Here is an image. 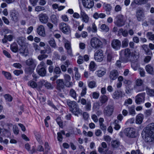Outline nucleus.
Instances as JSON below:
<instances>
[{
	"label": "nucleus",
	"instance_id": "obj_55",
	"mask_svg": "<svg viewBox=\"0 0 154 154\" xmlns=\"http://www.w3.org/2000/svg\"><path fill=\"white\" fill-rule=\"evenodd\" d=\"M96 83L94 81H91L89 82L88 84L89 87L91 88H93L96 87Z\"/></svg>",
	"mask_w": 154,
	"mask_h": 154
},
{
	"label": "nucleus",
	"instance_id": "obj_48",
	"mask_svg": "<svg viewBox=\"0 0 154 154\" xmlns=\"http://www.w3.org/2000/svg\"><path fill=\"white\" fill-rule=\"evenodd\" d=\"M106 73V70H102L101 69L98 70L97 71V75L99 77H101L104 75Z\"/></svg>",
	"mask_w": 154,
	"mask_h": 154
},
{
	"label": "nucleus",
	"instance_id": "obj_22",
	"mask_svg": "<svg viewBox=\"0 0 154 154\" xmlns=\"http://www.w3.org/2000/svg\"><path fill=\"white\" fill-rule=\"evenodd\" d=\"M37 32L39 35L44 36L45 35V28L42 25L39 26L37 28Z\"/></svg>",
	"mask_w": 154,
	"mask_h": 154
},
{
	"label": "nucleus",
	"instance_id": "obj_58",
	"mask_svg": "<svg viewBox=\"0 0 154 154\" xmlns=\"http://www.w3.org/2000/svg\"><path fill=\"white\" fill-rule=\"evenodd\" d=\"M147 94L150 96H154V90L149 89L147 91Z\"/></svg>",
	"mask_w": 154,
	"mask_h": 154
},
{
	"label": "nucleus",
	"instance_id": "obj_5",
	"mask_svg": "<svg viewBox=\"0 0 154 154\" xmlns=\"http://www.w3.org/2000/svg\"><path fill=\"white\" fill-rule=\"evenodd\" d=\"M124 132L125 135L129 137L134 138L137 135L135 129L133 128H126L124 130Z\"/></svg>",
	"mask_w": 154,
	"mask_h": 154
},
{
	"label": "nucleus",
	"instance_id": "obj_60",
	"mask_svg": "<svg viewBox=\"0 0 154 154\" xmlns=\"http://www.w3.org/2000/svg\"><path fill=\"white\" fill-rule=\"evenodd\" d=\"M152 112V110L150 109L146 110L144 112V114L146 117H148L151 115Z\"/></svg>",
	"mask_w": 154,
	"mask_h": 154
},
{
	"label": "nucleus",
	"instance_id": "obj_11",
	"mask_svg": "<svg viewBox=\"0 0 154 154\" xmlns=\"http://www.w3.org/2000/svg\"><path fill=\"white\" fill-rule=\"evenodd\" d=\"M111 45L112 48L115 50H118L121 48V42L119 39H114L112 41Z\"/></svg>",
	"mask_w": 154,
	"mask_h": 154
},
{
	"label": "nucleus",
	"instance_id": "obj_15",
	"mask_svg": "<svg viewBox=\"0 0 154 154\" xmlns=\"http://www.w3.org/2000/svg\"><path fill=\"white\" fill-rule=\"evenodd\" d=\"M10 15L12 20L17 22L18 20V17L19 14L17 11L16 10H13L11 11L10 13Z\"/></svg>",
	"mask_w": 154,
	"mask_h": 154
},
{
	"label": "nucleus",
	"instance_id": "obj_8",
	"mask_svg": "<svg viewBox=\"0 0 154 154\" xmlns=\"http://www.w3.org/2000/svg\"><path fill=\"white\" fill-rule=\"evenodd\" d=\"M146 93L143 92L138 94L135 97V101L136 104H140L144 103L145 100Z\"/></svg>",
	"mask_w": 154,
	"mask_h": 154
},
{
	"label": "nucleus",
	"instance_id": "obj_53",
	"mask_svg": "<svg viewBox=\"0 0 154 154\" xmlns=\"http://www.w3.org/2000/svg\"><path fill=\"white\" fill-rule=\"evenodd\" d=\"M48 57L47 54H40L38 57V59L40 61L44 60Z\"/></svg>",
	"mask_w": 154,
	"mask_h": 154
},
{
	"label": "nucleus",
	"instance_id": "obj_28",
	"mask_svg": "<svg viewBox=\"0 0 154 154\" xmlns=\"http://www.w3.org/2000/svg\"><path fill=\"white\" fill-rule=\"evenodd\" d=\"M145 69L146 72L150 74H154V71L153 67L150 64L146 65L145 66Z\"/></svg>",
	"mask_w": 154,
	"mask_h": 154
},
{
	"label": "nucleus",
	"instance_id": "obj_40",
	"mask_svg": "<svg viewBox=\"0 0 154 154\" xmlns=\"http://www.w3.org/2000/svg\"><path fill=\"white\" fill-rule=\"evenodd\" d=\"M35 134L36 140L40 144H42L43 142L42 140L41 136L40 133L38 132H36Z\"/></svg>",
	"mask_w": 154,
	"mask_h": 154
},
{
	"label": "nucleus",
	"instance_id": "obj_45",
	"mask_svg": "<svg viewBox=\"0 0 154 154\" xmlns=\"http://www.w3.org/2000/svg\"><path fill=\"white\" fill-rule=\"evenodd\" d=\"M100 29L103 31L107 32L109 30L108 26L106 25L105 24H102L100 27Z\"/></svg>",
	"mask_w": 154,
	"mask_h": 154
},
{
	"label": "nucleus",
	"instance_id": "obj_24",
	"mask_svg": "<svg viewBox=\"0 0 154 154\" xmlns=\"http://www.w3.org/2000/svg\"><path fill=\"white\" fill-rule=\"evenodd\" d=\"M112 97L115 99H118L122 97V92L120 90L116 91L113 93Z\"/></svg>",
	"mask_w": 154,
	"mask_h": 154
},
{
	"label": "nucleus",
	"instance_id": "obj_6",
	"mask_svg": "<svg viewBox=\"0 0 154 154\" xmlns=\"http://www.w3.org/2000/svg\"><path fill=\"white\" fill-rule=\"evenodd\" d=\"M131 52L128 48L122 50L120 52V59L122 61H124L125 58H128Z\"/></svg>",
	"mask_w": 154,
	"mask_h": 154
},
{
	"label": "nucleus",
	"instance_id": "obj_61",
	"mask_svg": "<svg viewBox=\"0 0 154 154\" xmlns=\"http://www.w3.org/2000/svg\"><path fill=\"white\" fill-rule=\"evenodd\" d=\"M23 71L20 70H16L13 72V73L17 76H18L20 74H23Z\"/></svg>",
	"mask_w": 154,
	"mask_h": 154
},
{
	"label": "nucleus",
	"instance_id": "obj_47",
	"mask_svg": "<svg viewBox=\"0 0 154 154\" xmlns=\"http://www.w3.org/2000/svg\"><path fill=\"white\" fill-rule=\"evenodd\" d=\"M95 64L93 61H91L90 64L89 68L90 70L91 71H94L95 70Z\"/></svg>",
	"mask_w": 154,
	"mask_h": 154
},
{
	"label": "nucleus",
	"instance_id": "obj_64",
	"mask_svg": "<svg viewBox=\"0 0 154 154\" xmlns=\"http://www.w3.org/2000/svg\"><path fill=\"white\" fill-rule=\"evenodd\" d=\"M120 31L122 33L123 36L124 37H126L128 35V31L127 30H123L122 29H120Z\"/></svg>",
	"mask_w": 154,
	"mask_h": 154
},
{
	"label": "nucleus",
	"instance_id": "obj_63",
	"mask_svg": "<svg viewBox=\"0 0 154 154\" xmlns=\"http://www.w3.org/2000/svg\"><path fill=\"white\" fill-rule=\"evenodd\" d=\"M47 26L48 27L50 31H52L53 29L54 25H53L50 22H48L47 23Z\"/></svg>",
	"mask_w": 154,
	"mask_h": 154
},
{
	"label": "nucleus",
	"instance_id": "obj_36",
	"mask_svg": "<svg viewBox=\"0 0 154 154\" xmlns=\"http://www.w3.org/2000/svg\"><path fill=\"white\" fill-rule=\"evenodd\" d=\"M104 8L106 14L109 15L110 14V11L112 9V7L109 4H106L104 5Z\"/></svg>",
	"mask_w": 154,
	"mask_h": 154
},
{
	"label": "nucleus",
	"instance_id": "obj_46",
	"mask_svg": "<svg viewBox=\"0 0 154 154\" xmlns=\"http://www.w3.org/2000/svg\"><path fill=\"white\" fill-rule=\"evenodd\" d=\"M132 103V100L131 98H128V99L126 100L124 103V105L128 107L129 106L128 104H131Z\"/></svg>",
	"mask_w": 154,
	"mask_h": 154
},
{
	"label": "nucleus",
	"instance_id": "obj_38",
	"mask_svg": "<svg viewBox=\"0 0 154 154\" xmlns=\"http://www.w3.org/2000/svg\"><path fill=\"white\" fill-rule=\"evenodd\" d=\"M11 49L14 52H16L18 50L17 45L16 43H14L11 45Z\"/></svg>",
	"mask_w": 154,
	"mask_h": 154
},
{
	"label": "nucleus",
	"instance_id": "obj_26",
	"mask_svg": "<svg viewBox=\"0 0 154 154\" xmlns=\"http://www.w3.org/2000/svg\"><path fill=\"white\" fill-rule=\"evenodd\" d=\"M80 15L82 18V20L83 22L85 23H88L89 20L88 17L82 10H81Z\"/></svg>",
	"mask_w": 154,
	"mask_h": 154
},
{
	"label": "nucleus",
	"instance_id": "obj_32",
	"mask_svg": "<svg viewBox=\"0 0 154 154\" xmlns=\"http://www.w3.org/2000/svg\"><path fill=\"white\" fill-rule=\"evenodd\" d=\"M26 39L23 37H20L18 38L17 42L18 44L21 46L25 45V41Z\"/></svg>",
	"mask_w": 154,
	"mask_h": 154
},
{
	"label": "nucleus",
	"instance_id": "obj_51",
	"mask_svg": "<svg viewBox=\"0 0 154 154\" xmlns=\"http://www.w3.org/2000/svg\"><path fill=\"white\" fill-rule=\"evenodd\" d=\"M4 97L5 100L8 102L11 101L13 99L12 96L9 94H5L4 95Z\"/></svg>",
	"mask_w": 154,
	"mask_h": 154
},
{
	"label": "nucleus",
	"instance_id": "obj_10",
	"mask_svg": "<svg viewBox=\"0 0 154 154\" xmlns=\"http://www.w3.org/2000/svg\"><path fill=\"white\" fill-rule=\"evenodd\" d=\"M57 89L59 91H61L63 89L66 84H65L63 79H58L56 81Z\"/></svg>",
	"mask_w": 154,
	"mask_h": 154
},
{
	"label": "nucleus",
	"instance_id": "obj_34",
	"mask_svg": "<svg viewBox=\"0 0 154 154\" xmlns=\"http://www.w3.org/2000/svg\"><path fill=\"white\" fill-rule=\"evenodd\" d=\"M142 48L147 54L150 55L152 54L151 51L149 49L147 45H143L142 46Z\"/></svg>",
	"mask_w": 154,
	"mask_h": 154
},
{
	"label": "nucleus",
	"instance_id": "obj_13",
	"mask_svg": "<svg viewBox=\"0 0 154 154\" xmlns=\"http://www.w3.org/2000/svg\"><path fill=\"white\" fill-rule=\"evenodd\" d=\"M136 16L137 20L141 21L145 17L143 10L142 8H138L136 12Z\"/></svg>",
	"mask_w": 154,
	"mask_h": 154
},
{
	"label": "nucleus",
	"instance_id": "obj_17",
	"mask_svg": "<svg viewBox=\"0 0 154 154\" xmlns=\"http://www.w3.org/2000/svg\"><path fill=\"white\" fill-rule=\"evenodd\" d=\"M64 79L65 81V83L66 84V87H70L72 85V83L70 82L71 80V77L68 74H65L64 75Z\"/></svg>",
	"mask_w": 154,
	"mask_h": 154
},
{
	"label": "nucleus",
	"instance_id": "obj_30",
	"mask_svg": "<svg viewBox=\"0 0 154 154\" xmlns=\"http://www.w3.org/2000/svg\"><path fill=\"white\" fill-rule=\"evenodd\" d=\"M51 22L54 24H57L58 21V17L55 15L53 14L50 17Z\"/></svg>",
	"mask_w": 154,
	"mask_h": 154
},
{
	"label": "nucleus",
	"instance_id": "obj_7",
	"mask_svg": "<svg viewBox=\"0 0 154 154\" xmlns=\"http://www.w3.org/2000/svg\"><path fill=\"white\" fill-rule=\"evenodd\" d=\"M114 106L112 105H108L105 107L103 110V113L105 116H111L113 112Z\"/></svg>",
	"mask_w": 154,
	"mask_h": 154
},
{
	"label": "nucleus",
	"instance_id": "obj_62",
	"mask_svg": "<svg viewBox=\"0 0 154 154\" xmlns=\"http://www.w3.org/2000/svg\"><path fill=\"white\" fill-rule=\"evenodd\" d=\"M32 45L35 51L36 52L40 50V47L36 43H33Z\"/></svg>",
	"mask_w": 154,
	"mask_h": 154
},
{
	"label": "nucleus",
	"instance_id": "obj_59",
	"mask_svg": "<svg viewBox=\"0 0 154 154\" xmlns=\"http://www.w3.org/2000/svg\"><path fill=\"white\" fill-rule=\"evenodd\" d=\"M44 85L45 87L48 89H52L53 88L51 84L47 82H45Z\"/></svg>",
	"mask_w": 154,
	"mask_h": 154
},
{
	"label": "nucleus",
	"instance_id": "obj_2",
	"mask_svg": "<svg viewBox=\"0 0 154 154\" xmlns=\"http://www.w3.org/2000/svg\"><path fill=\"white\" fill-rule=\"evenodd\" d=\"M45 66V63L44 61H42L37 67L36 71L40 76L44 77L46 75L47 72Z\"/></svg>",
	"mask_w": 154,
	"mask_h": 154
},
{
	"label": "nucleus",
	"instance_id": "obj_54",
	"mask_svg": "<svg viewBox=\"0 0 154 154\" xmlns=\"http://www.w3.org/2000/svg\"><path fill=\"white\" fill-rule=\"evenodd\" d=\"M54 72L57 75L60 74L61 72L60 68L58 66L55 67L54 69Z\"/></svg>",
	"mask_w": 154,
	"mask_h": 154
},
{
	"label": "nucleus",
	"instance_id": "obj_25",
	"mask_svg": "<svg viewBox=\"0 0 154 154\" xmlns=\"http://www.w3.org/2000/svg\"><path fill=\"white\" fill-rule=\"evenodd\" d=\"M108 100L107 97L105 95L100 96L99 98V101L101 104V106L103 104H106Z\"/></svg>",
	"mask_w": 154,
	"mask_h": 154
},
{
	"label": "nucleus",
	"instance_id": "obj_57",
	"mask_svg": "<svg viewBox=\"0 0 154 154\" xmlns=\"http://www.w3.org/2000/svg\"><path fill=\"white\" fill-rule=\"evenodd\" d=\"M56 121L60 127H62L63 126V122L60 117H58L56 119Z\"/></svg>",
	"mask_w": 154,
	"mask_h": 154
},
{
	"label": "nucleus",
	"instance_id": "obj_35",
	"mask_svg": "<svg viewBox=\"0 0 154 154\" xmlns=\"http://www.w3.org/2000/svg\"><path fill=\"white\" fill-rule=\"evenodd\" d=\"M35 67H33L31 66H28L25 69V72L28 74H31L33 72Z\"/></svg>",
	"mask_w": 154,
	"mask_h": 154
},
{
	"label": "nucleus",
	"instance_id": "obj_37",
	"mask_svg": "<svg viewBox=\"0 0 154 154\" xmlns=\"http://www.w3.org/2000/svg\"><path fill=\"white\" fill-rule=\"evenodd\" d=\"M2 74L4 75L7 79L10 80L11 79V75L10 72L3 71L2 72Z\"/></svg>",
	"mask_w": 154,
	"mask_h": 154
},
{
	"label": "nucleus",
	"instance_id": "obj_31",
	"mask_svg": "<svg viewBox=\"0 0 154 154\" xmlns=\"http://www.w3.org/2000/svg\"><path fill=\"white\" fill-rule=\"evenodd\" d=\"M98 151L100 153H102V154H112V151L108 149H106L104 150V149L101 147H99Z\"/></svg>",
	"mask_w": 154,
	"mask_h": 154
},
{
	"label": "nucleus",
	"instance_id": "obj_33",
	"mask_svg": "<svg viewBox=\"0 0 154 154\" xmlns=\"http://www.w3.org/2000/svg\"><path fill=\"white\" fill-rule=\"evenodd\" d=\"M129 114L132 116H134L136 114L134 108L133 106H128Z\"/></svg>",
	"mask_w": 154,
	"mask_h": 154
},
{
	"label": "nucleus",
	"instance_id": "obj_9",
	"mask_svg": "<svg viewBox=\"0 0 154 154\" xmlns=\"http://www.w3.org/2000/svg\"><path fill=\"white\" fill-rule=\"evenodd\" d=\"M116 20L115 22V24L118 27L123 26L125 22L124 20V16L121 14L118 15L116 18Z\"/></svg>",
	"mask_w": 154,
	"mask_h": 154
},
{
	"label": "nucleus",
	"instance_id": "obj_27",
	"mask_svg": "<svg viewBox=\"0 0 154 154\" xmlns=\"http://www.w3.org/2000/svg\"><path fill=\"white\" fill-rule=\"evenodd\" d=\"M66 103L69 107V110L71 108H73L78 104L75 101H72L70 100H66Z\"/></svg>",
	"mask_w": 154,
	"mask_h": 154
},
{
	"label": "nucleus",
	"instance_id": "obj_52",
	"mask_svg": "<svg viewBox=\"0 0 154 154\" xmlns=\"http://www.w3.org/2000/svg\"><path fill=\"white\" fill-rule=\"evenodd\" d=\"M143 83V80L140 79H137L135 82L136 85L137 86H140Z\"/></svg>",
	"mask_w": 154,
	"mask_h": 154
},
{
	"label": "nucleus",
	"instance_id": "obj_56",
	"mask_svg": "<svg viewBox=\"0 0 154 154\" xmlns=\"http://www.w3.org/2000/svg\"><path fill=\"white\" fill-rule=\"evenodd\" d=\"M82 90L81 93L80 95L81 97L84 96L86 94L87 88L86 87L84 86V88H82Z\"/></svg>",
	"mask_w": 154,
	"mask_h": 154
},
{
	"label": "nucleus",
	"instance_id": "obj_23",
	"mask_svg": "<svg viewBox=\"0 0 154 154\" xmlns=\"http://www.w3.org/2000/svg\"><path fill=\"white\" fill-rule=\"evenodd\" d=\"M136 52L135 51L131 52L128 58L132 62H134L136 61L139 58L138 56L136 54Z\"/></svg>",
	"mask_w": 154,
	"mask_h": 154
},
{
	"label": "nucleus",
	"instance_id": "obj_42",
	"mask_svg": "<svg viewBox=\"0 0 154 154\" xmlns=\"http://www.w3.org/2000/svg\"><path fill=\"white\" fill-rule=\"evenodd\" d=\"M48 43L51 47L54 48H56L57 45L54 39L52 38L50 39L48 41Z\"/></svg>",
	"mask_w": 154,
	"mask_h": 154
},
{
	"label": "nucleus",
	"instance_id": "obj_50",
	"mask_svg": "<svg viewBox=\"0 0 154 154\" xmlns=\"http://www.w3.org/2000/svg\"><path fill=\"white\" fill-rule=\"evenodd\" d=\"M118 122L119 121L117 120H115L114 122V128L116 130H119L120 128V125L118 124Z\"/></svg>",
	"mask_w": 154,
	"mask_h": 154
},
{
	"label": "nucleus",
	"instance_id": "obj_41",
	"mask_svg": "<svg viewBox=\"0 0 154 154\" xmlns=\"http://www.w3.org/2000/svg\"><path fill=\"white\" fill-rule=\"evenodd\" d=\"M129 40L128 38H125L122 42V47L124 48L127 47L128 45Z\"/></svg>",
	"mask_w": 154,
	"mask_h": 154
},
{
	"label": "nucleus",
	"instance_id": "obj_21",
	"mask_svg": "<svg viewBox=\"0 0 154 154\" xmlns=\"http://www.w3.org/2000/svg\"><path fill=\"white\" fill-rule=\"evenodd\" d=\"M19 51L20 54L25 56H27L29 54L28 48L25 45L21 46V48L19 49Z\"/></svg>",
	"mask_w": 154,
	"mask_h": 154
},
{
	"label": "nucleus",
	"instance_id": "obj_29",
	"mask_svg": "<svg viewBox=\"0 0 154 154\" xmlns=\"http://www.w3.org/2000/svg\"><path fill=\"white\" fill-rule=\"evenodd\" d=\"M144 116L142 114H138L136 116V123L137 124H140L142 122Z\"/></svg>",
	"mask_w": 154,
	"mask_h": 154
},
{
	"label": "nucleus",
	"instance_id": "obj_19",
	"mask_svg": "<svg viewBox=\"0 0 154 154\" xmlns=\"http://www.w3.org/2000/svg\"><path fill=\"white\" fill-rule=\"evenodd\" d=\"M69 111L75 115L78 116L79 114L82 113V110L79 108L78 104H77L76 106L74 107L73 108H71Z\"/></svg>",
	"mask_w": 154,
	"mask_h": 154
},
{
	"label": "nucleus",
	"instance_id": "obj_43",
	"mask_svg": "<svg viewBox=\"0 0 154 154\" xmlns=\"http://www.w3.org/2000/svg\"><path fill=\"white\" fill-rule=\"evenodd\" d=\"M69 95L74 99H76L77 94L75 91L73 89H72L70 90Z\"/></svg>",
	"mask_w": 154,
	"mask_h": 154
},
{
	"label": "nucleus",
	"instance_id": "obj_20",
	"mask_svg": "<svg viewBox=\"0 0 154 154\" xmlns=\"http://www.w3.org/2000/svg\"><path fill=\"white\" fill-rule=\"evenodd\" d=\"M26 65L28 66L35 67L36 66V60L32 58H29L26 61Z\"/></svg>",
	"mask_w": 154,
	"mask_h": 154
},
{
	"label": "nucleus",
	"instance_id": "obj_1",
	"mask_svg": "<svg viewBox=\"0 0 154 154\" xmlns=\"http://www.w3.org/2000/svg\"><path fill=\"white\" fill-rule=\"evenodd\" d=\"M142 137L147 142L154 140V123L149 124L142 133Z\"/></svg>",
	"mask_w": 154,
	"mask_h": 154
},
{
	"label": "nucleus",
	"instance_id": "obj_4",
	"mask_svg": "<svg viewBox=\"0 0 154 154\" xmlns=\"http://www.w3.org/2000/svg\"><path fill=\"white\" fill-rule=\"evenodd\" d=\"M59 28L65 34L68 35L70 33V29L69 26L64 23L62 22L60 23Z\"/></svg>",
	"mask_w": 154,
	"mask_h": 154
},
{
	"label": "nucleus",
	"instance_id": "obj_16",
	"mask_svg": "<svg viewBox=\"0 0 154 154\" xmlns=\"http://www.w3.org/2000/svg\"><path fill=\"white\" fill-rule=\"evenodd\" d=\"M83 5L86 8H90L94 5L93 0H82Z\"/></svg>",
	"mask_w": 154,
	"mask_h": 154
},
{
	"label": "nucleus",
	"instance_id": "obj_18",
	"mask_svg": "<svg viewBox=\"0 0 154 154\" xmlns=\"http://www.w3.org/2000/svg\"><path fill=\"white\" fill-rule=\"evenodd\" d=\"M119 75V73L117 70H113L111 71L109 74V77L111 81L116 80Z\"/></svg>",
	"mask_w": 154,
	"mask_h": 154
},
{
	"label": "nucleus",
	"instance_id": "obj_14",
	"mask_svg": "<svg viewBox=\"0 0 154 154\" xmlns=\"http://www.w3.org/2000/svg\"><path fill=\"white\" fill-rule=\"evenodd\" d=\"M40 22L43 24L47 23L48 21V17L46 14L41 13L38 15Z\"/></svg>",
	"mask_w": 154,
	"mask_h": 154
},
{
	"label": "nucleus",
	"instance_id": "obj_49",
	"mask_svg": "<svg viewBox=\"0 0 154 154\" xmlns=\"http://www.w3.org/2000/svg\"><path fill=\"white\" fill-rule=\"evenodd\" d=\"M28 84L29 85L33 88H36L37 86L36 83L34 81H30L28 82Z\"/></svg>",
	"mask_w": 154,
	"mask_h": 154
},
{
	"label": "nucleus",
	"instance_id": "obj_44",
	"mask_svg": "<svg viewBox=\"0 0 154 154\" xmlns=\"http://www.w3.org/2000/svg\"><path fill=\"white\" fill-rule=\"evenodd\" d=\"M74 71L75 72V75L76 79H78L81 77L79 73L78 69V68L75 67L74 69Z\"/></svg>",
	"mask_w": 154,
	"mask_h": 154
},
{
	"label": "nucleus",
	"instance_id": "obj_12",
	"mask_svg": "<svg viewBox=\"0 0 154 154\" xmlns=\"http://www.w3.org/2000/svg\"><path fill=\"white\" fill-rule=\"evenodd\" d=\"M103 57V51L102 50L99 49L95 53L94 58L97 61L100 62L102 61Z\"/></svg>",
	"mask_w": 154,
	"mask_h": 154
},
{
	"label": "nucleus",
	"instance_id": "obj_39",
	"mask_svg": "<svg viewBox=\"0 0 154 154\" xmlns=\"http://www.w3.org/2000/svg\"><path fill=\"white\" fill-rule=\"evenodd\" d=\"M119 145L120 142L117 140H113L111 142V145L113 148H117Z\"/></svg>",
	"mask_w": 154,
	"mask_h": 154
},
{
	"label": "nucleus",
	"instance_id": "obj_3",
	"mask_svg": "<svg viewBox=\"0 0 154 154\" xmlns=\"http://www.w3.org/2000/svg\"><path fill=\"white\" fill-rule=\"evenodd\" d=\"M91 45L94 49L101 48L103 46L102 42L98 38L96 37L92 38L90 41Z\"/></svg>",
	"mask_w": 154,
	"mask_h": 154
}]
</instances>
